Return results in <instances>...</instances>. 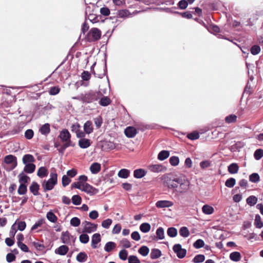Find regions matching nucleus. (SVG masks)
Here are the masks:
<instances>
[{"label":"nucleus","instance_id":"nucleus-45","mask_svg":"<svg viewBox=\"0 0 263 263\" xmlns=\"http://www.w3.org/2000/svg\"><path fill=\"white\" fill-rule=\"evenodd\" d=\"M46 217L49 221L52 222H56L58 219L57 217L51 211H50L48 212H47Z\"/></svg>","mask_w":263,"mask_h":263},{"label":"nucleus","instance_id":"nucleus-22","mask_svg":"<svg viewBox=\"0 0 263 263\" xmlns=\"http://www.w3.org/2000/svg\"><path fill=\"white\" fill-rule=\"evenodd\" d=\"M84 131L87 134H90L93 132V128L91 121H87L84 124Z\"/></svg>","mask_w":263,"mask_h":263},{"label":"nucleus","instance_id":"nucleus-6","mask_svg":"<svg viewBox=\"0 0 263 263\" xmlns=\"http://www.w3.org/2000/svg\"><path fill=\"white\" fill-rule=\"evenodd\" d=\"M99 145L101 147L102 151H108L116 148V144L110 141L101 140L99 142Z\"/></svg>","mask_w":263,"mask_h":263},{"label":"nucleus","instance_id":"nucleus-5","mask_svg":"<svg viewBox=\"0 0 263 263\" xmlns=\"http://www.w3.org/2000/svg\"><path fill=\"white\" fill-rule=\"evenodd\" d=\"M180 178L179 177L173 178V179L169 178L165 181L166 186L170 189H173V193L175 189H177L178 187L179 181H180Z\"/></svg>","mask_w":263,"mask_h":263},{"label":"nucleus","instance_id":"nucleus-19","mask_svg":"<svg viewBox=\"0 0 263 263\" xmlns=\"http://www.w3.org/2000/svg\"><path fill=\"white\" fill-rule=\"evenodd\" d=\"M147 173V171L143 168H138L134 171L133 175L136 179H141L144 177Z\"/></svg>","mask_w":263,"mask_h":263},{"label":"nucleus","instance_id":"nucleus-11","mask_svg":"<svg viewBox=\"0 0 263 263\" xmlns=\"http://www.w3.org/2000/svg\"><path fill=\"white\" fill-rule=\"evenodd\" d=\"M149 170L154 173L164 172L166 170V167L162 164H152L148 166Z\"/></svg>","mask_w":263,"mask_h":263},{"label":"nucleus","instance_id":"nucleus-62","mask_svg":"<svg viewBox=\"0 0 263 263\" xmlns=\"http://www.w3.org/2000/svg\"><path fill=\"white\" fill-rule=\"evenodd\" d=\"M112 220L111 219L108 218L102 222V226L103 228L108 229H109L110 226L111 224Z\"/></svg>","mask_w":263,"mask_h":263},{"label":"nucleus","instance_id":"nucleus-58","mask_svg":"<svg viewBox=\"0 0 263 263\" xmlns=\"http://www.w3.org/2000/svg\"><path fill=\"white\" fill-rule=\"evenodd\" d=\"M71 179L66 175L63 176L62 178V183L63 187L68 185L71 182Z\"/></svg>","mask_w":263,"mask_h":263},{"label":"nucleus","instance_id":"nucleus-53","mask_svg":"<svg viewBox=\"0 0 263 263\" xmlns=\"http://www.w3.org/2000/svg\"><path fill=\"white\" fill-rule=\"evenodd\" d=\"M260 51V47L258 45H254L251 47L250 52L253 55H256Z\"/></svg>","mask_w":263,"mask_h":263},{"label":"nucleus","instance_id":"nucleus-46","mask_svg":"<svg viewBox=\"0 0 263 263\" xmlns=\"http://www.w3.org/2000/svg\"><path fill=\"white\" fill-rule=\"evenodd\" d=\"M149 252V248L145 246H143L141 247L138 250V252L143 256H146V255H147Z\"/></svg>","mask_w":263,"mask_h":263},{"label":"nucleus","instance_id":"nucleus-2","mask_svg":"<svg viewBox=\"0 0 263 263\" xmlns=\"http://www.w3.org/2000/svg\"><path fill=\"white\" fill-rule=\"evenodd\" d=\"M20 185L17 190V193L20 195H25L27 192V184L30 180V178L23 172H21L18 175Z\"/></svg>","mask_w":263,"mask_h":263},{"label":"nucleus","instance_id":"nucleus-12","mask_svg":"<svg viewBox=\"0 0 263 263\" xmlns=\"http://www.w3.org/2000/svg\"><path fill=\"white\" fill-rule=\"evenodd\" d=\"M82 226L83 227L82 230H96L98 224L87 221L82 222Z\"/></svg>","mask_w":263,"mask_h":263},{"label":"nucleus","instance_id":"nucleus-61","mask_svg":"<svg viewBox=\"0 0 263 263\" xmlns=\"http://www.w3.org/2000/svg\"><path fill=\"white\" fill-rule=\"evenodd\" d=\"M89 236L86 233H83L80 236V241L81 243H86L89 241Z\"/></svg>","mask_w":263,"mask_h":263},{"label":"nucleus","instance_id":"nucleus-54","mask_svg":"<svg viewBox=\"0 0 263 263\" xmlns=\"http://www.w3.org/2000/svg\"><path fill=\"white\" fill-rule=\"evenodd\" d=\"M237 116L235 115L231 114L225 118V121L228 123H233L236 121Z\"/></svg>","mask_w":263,"mask_h":263},{"label":"nucleus","instance_id":"nucleus-9","mask_svg":"<svg viewBox=\"0 0 263 263\" xmlns=\"http://www.w3.org/2000/svg\"><path fill=\"white\" fill-rule=\"evenodd\" d=\"M26 227V224L24 221L17 219L12 225L11 230H24Z\"/></svg>","mask_w":263,"mask_h":263},{"label":"nucleus","instance_id":"nucleus-17","mask_svg":"<svg viewBox=\"0 0 263 263\" xmlns=\"http://www.w3.org/2000/svg\"><path fill=\"white\" fill-rule=\"evenodd\" d=\"M53 185H55L58 183V174L56 172V170L54 168L51 169L50 174V178L47 180Z\"/></svg>","mask_w":263,"mask_h":263},{"label":"nucleus","instance_id":"nucleus-44","mask_svg":"<svg viewBox=\"0 0 263 263\" xmlns=\"http://www.w3.org/2000/svg\"><path fill=\"white\" fill-rule=\"evenodd\" d=\"M187 138L191 140H195L199 139L200 136L199 133L195 130L187 135Z\"/></svg>","mask_w":263,"mask_h":263},{"label":"nucleus","instance_id":"nucleus-8","mask_svg":"<svg viewBox=\"0 0 263 263\" xmlns=\"http://www.w3.org/2000/svg\"><path fill=\"white\" fill-rule=\"evenodd\" d=\"M173 250L179 258H183L186 255V250L185 249L182 248L180 244L178 243L175 245L173 246Z\"/></svg>","mask_w":263,"mask_h":263},{"label":"nucleus","instance_id":"nucleus-50","mask_svg":"<svg viewBox=\"0 0 263 263\" xmlns=\"http://www.w3.org/2000/svg\"><path fill=\"white\" fill-rule=\"evenodd\" d=\"M254 157L257 160H260L263 157V149L258 148L254 153Z\"/></svg>","mask_w":263,"mask_h":263},{"label":"nucleus","instance_id":"nucleus-59","mask_svg":"<svg viewBox=\"0 0 263 263\" xmlns=\"http://www.w3.org/2000/svg\"><path fill=\"white\" fill-rule=\"evenodd\" d=\"M127 255L128 252L125 249L121 250L119 253V258L123 260H125L127 259Z\"/></svg>","mask_w":263,"mask_h":263},{"label":"nucleus","instance_id":"nucleus-20","mask_svg":"<svg viewBox=\"0 0 263 263\" xmlns=\"http://www.w3.org/2000/svg\"><path fill=\"white\" fill-rule=\"evenodd\" d=\"M78 145L81 148H87L91 145L90 140L86 138L81 139L78 141Z\"/></svg>","mask_w":263,"mask_h":263},{"label":"nucleus","instance_id":"nucleus-43","mask_svg":"<svg viewBox=\"0 0 263 263\" xmlns=\"http://www.w3.org/2000/svg\"><path fill=\"white\" fill-rule=\"evenodd\" d=\"M241 258L240 253L238 252H233L230 255V258L234 261H238Z\"/></svg>","mask_w":263,"mask_h":263},{"label":"nucleus","instance_id":"nucleus-29","mask_svg":"<svg viewBox=\"0 0 263 263\" xmlns=\"http://www.w3.org/2000/svg\"><path fill=\"white\" fill-rule=\"evenodd\" d=\"M40 132L43 135H47L50 132V124L45 123L39 129Z\"/></svg>","mask_w":263,"mask_h":263},{"label":"nucleus","instance_id":"nucleus-31","mask_svg":"<svg viewBox=\"0 0 263 263\" xmlns=\"http://www.w3.org/2000/svg\"><path fill=\"white\" fill-rule=\"evenodd\" d=\"M170 156V152L166 150L160 151L158 155V159L160 161H163L167 159Z\"/></svg>","mask_w":263,"mask_h":263},{"label":"nucleus","instance_id":"nucleus-4","mask_svg":"<svg viewBox=\"0 0 263 263\" xmlns=\"http://www.w3.org/2000/svg\"><path fill=\"white\" fill-rule=\"evenodd\" d=\"M101 36V30L97 28H92L85 36V40L88 42H93L100 40Z\"/></svg>","mask_w":263,"mask_h":263},{"label":"nucleus","instance_id":"nucleus-10","mask_svg":"<svg viewBox=\"0 0 263 263\" xmlns=\"http://www.w3.org/2000/svg\"><path fill=\"white\" fill-rule=\"evenodd\" d=\"M4 161L6 164H12L11 170L14 169L17 166V158L12 155H8L5 156Z\"/></svg>","mask_w":263,"mask_h":263},{"label":"nucleus","instance_id":"nucleus-60","mask_svg":"<svg viewBox=\"0 0 263 263\" xmlns=\"http://www.w3.org/2000/svg\"><path fill=\"white\" fill-rule=\"evenodd\" d=\"M34 136V132L31 129H28L25 132V137L28 140L31 139Z\"/></svg>","mask_w":263,"mask_h":263},{"label":"nucleus","instance_id":"nucleus-47","mask_svg":"<svg viewBox=\"0 0 263 263\" xmlns=\"http://www.w3.org/2000/svg\"><path fill=\"white\" fill-rule=\"evenodd\" d=\"M236 184V179L234 178L231 177L228 179L225 182L226 186L232 188Z\"/></svg>","mask_w":263,"mask_h":263},{"label":"nucleus","instance_id":"nucleus-35","mask_svg":"<svg viewBox=\"0 0 263 263\" xmlns=\"http://www.w3.org/2000/svg\"><path fill=\"white\" fill-rule=\"evenodd\" d=\"M244 146L243 143L240 141L237 142L230 147V150L232 152L239 151L240 149Z\"/></svg>","mask_w":263,"mask_h":263},{"label":"nucleus","instance_id":"nucleus-33","mask_svg":"<svg viewBox=\"0 0 263 263\" xmlns=\"http://www.w3.org/2000/svg\"><path fill=\"white\" fill-rule=\"evenodd\" d=\"M239 166L237 163H233L228 166V170L231 174H236L238 172Z\"/></svg>","mask_w":263,"mask_h":263},{"label":"nucleus","instance_id":"nucleus-39","mask_svg":"<svg viewBox=\"0 0 263 263\" xmlns=\"http://www.w3.org/2000/svg\"><path fill=\"white\" fill-rule=\"evenodd\" d=\"M116 247V243L112 241H109L105 244L104 247V250L107 252H109L114 249H115Z\"/></svg>","mask_w":263,"mask_h":263},{"label":"nucleus","instance_id":"nucleus-32","mask_svg":"<svg viewBox=\"0 0 263 263\" xmlns=\"http://www.w3.org/2000/svg\"><path fill=\"white\" fill-rule=\"evenodd\" d=\"M150 255L152 259H155L159 258L162 255V253L158 249H153L151 250Z\"/></svg>","mask_w":263,"mask_h":263},{"label":"nucleus","instance_id":"nucleus-40","mask_svg":"<svg viewBox=\"0 0 263 263\" xmlns=\"http://www.w3.org/2000/svg\"><path fill=\"white\" fill-rule=\"evenodd\" d=\"M87 259V254L84 252H81L79 253L76 257V259L78 261L80 262H85Z\"/></svg>","mask_w":263,"mask_h":263},{"label":"nucleus","instance_id":"nucleus-56","mask_svg":"<svg viewBox=\"0 0 263 263\" xmlns=\"http://www.w3.org/2000/svg\"><path fill=\"white\" fill-rule=\"evenodd\" d=\"M177 6L180 9L184 10L188 6V2L186 0H180L178 3Z\"/></svg>","mask_w":263,"mask_h":263},{"label":"nucleus","instance_id":"nucleus-18","mask_svg":"<svg viewBox=\"0 0 263 263\" xmlns=\"http://www.w3.org/2000/svg\"><path fill=\"white\" fill-rule=\"evenodd\" d=\"M40 190V185L35 181H33L29 186L30 192L34 196L40 195L39 191Z\"/></svg>","mask_w":263,"mask_h":263},{"label":"nucleus","instance_id":"nucleus-25","mask_svg":"<svg viewBox=\"0 0 263 263\" xmlns=\"http://www.w3.org/2000/svg\"><path fill=\"white\" fill-rule=\"evenodd\" d=\"M48 174V170L45 166H41L39 168L37 172V175L41 178L47 177Z\"/></svg>","mask_w":263,"mask_h":263},{"label":"nucleus","instance_id":"nucleus-7","mask_svg":"<svg viewBox=\"0 0 263 263\" xmlns=\"http://www.w3.org/2000/svg\"><path fill=\"white\" fill-rule=\"evenodd\" d=\"M81 191L86 193L90 196L97 194L99 192V190L91 185L89 183H85L82 184Z\"/></svg>","mask_w":263,"mask_h":263},{"label":"nucleus","instance_id":"nucleus-41","mask_svg":"<svg viewBox=\"0 0 263 263\" xmlns=\"http://www.w3.org/2000/svg\"><path fill=\"white\" fill-rule=\"evenodd\" d=\"M254 225L257 229H260L263 227V222L261 221V217L258 214L255 215Z\"/></svg>","mask_w":263,"mask_h":263},{"label":"nucleus","instance_id":"nucleus-26","mask_svg":"<svg viewBox=\"0 0 263 263\" xmlns=\"http://www.w3.org/2000/svg\"><path fill=\"white\" fill-rule=\"evenodd\" d=\"M42 186L44 192H46L52 190L54 188V185L47 180H45L42 182Z\"/></svg>","mask_w":263,"mask_h":263},{"label":"nucleus","instance_id":"nucleus-16","mask_svg":"<svg viewBox=\"0 0 263 263\" xmlns=\"http://www.w3.org/2000/svg\"><path fill=\"white\" fill-rule=\"evenodd\" d=\"M53 185H55L58 183V174L56 172V170L54 168L51 169L50 174V178L47 180Z\"/></svg>","mask_w":263,"mask_h":263},{"label":"nucleus","instance_id":"nucleus-34","mask_svg":"<svg viewBox=\"0 0 263 263\" xmlns=\"http://www.w3.org/2000/svg\"><path fill=\"white\" fill-rule=\"evenodd\" d=\"M61 240L63 243L68 244L70 242V236L68 231L63 232Z\"/></svg>","mask_w":263,"mask_h":263},{"label":"nucleus","instance_id":"nucleus-15","mask_svg":"<svg viewBox=\"0 0 263 263\" xmlns=\"http://www.w3.org/2000/svg\"><path fill=\"white\" fill-rule=\"evenodd\" d=\"M173 204V202L169 200H159L156 203V206L158 208H169Z\"/></svg>","mask_w":263,"mask_h":263},{"label":"nucleus","instance_id":"nucleus-37","mask_svg":"<svg viewBox=\"0 0 263 263\" xmlns=\"http://www.w3.org/2000/svg\"><path fill=\"white\" fill-rule=\"evenodd\" d=\"M202 212L206 215L212 214L214 212V208L209 205L205 204L202 208Z\"/></svg>","mask_w":263,"mask_h":263},{"label":"nucleus","instance_id":"nucleus-13","mask_svg":"<svg viewBox=\"0 0 263 263\" xmlns=\"http://www.w3.org/2000/svg\"><path fill=\"white\" fill-rule=\"evenodd\" d=\"M124 134L128 138H134L137 134V129L133 126H128L125 129Z\"/></svg>","mask_w":263,"mask_h":263},{"label":"nucleus","instance_id":"nucleus-3","mask_svg":"<svg viewBox=\"0 0 263 263\" xmlns=\"http://www.w3.org/2000/svg\"><path fill=\"white\" fill-rule=\"evenodd\" d=\"M179 183V187L174 191V193L175 194V197L179 198V196L180 194H184L187 192L189 190L190 185V182L188 180L182 179L180 178Z\"/></svg>","mask_w":263,"mask_h":263},{"label":"nucleus","instance_id":"nucleus-63","mask_svg":"<svg viewBox=\"0 0 263 263\" xmlns=\"http://www.w3.org/2000/svg\"><path fill=\"white\" fill-rule=\"evenodd\" d=\"M60 88L58 86H53L50 88L49 93L50 95H56L59 93Z\"/></svg>","mask_w":263,"mask_h":263},{"label":"nucleus","instance_id":"nucleus-28","mask_svg":"<svg viewBox=\"0 0 263 263\" xmlns=\"http://www.w3.org/2000/svg\"><path fill=\"white\" fill-rule=\"evenodd\" d=\"M69 248L67 246L62 245L55 250V253L60 255H65L67 254Z\"/></svg>","mask_w":263,"mask_h":263},{"label":"nucleus","instance_id":"nucleus-36","mask_svg":"<svg viewBox=\"0 0 263 263\" xmlns=\"http://www.w3.org/2000/svg\"><path fill=\"white\" fill-rule=\"evenodd\" d=\"M257 200L258 199L256 196L251 195L247 198L246 202L248 205L252 206L256 204Z\"/></svg>","mask_w":263,"mask_h":263},{"label":"nucleus","instance_id":"nucleus-38","mask_svg":"<svg viewBox=\"0 0 263 263\" xmlns=\"http://www.w3.org/2000/svg\"><path fill=\"white\" fill-rule=\"evenodd\" d=\"M249 181L252 183H256L260 181V176L257 173H253L249 176Z\"/></svg>","mask_w":263,"mask_h":263},{"label":"nucleus","instance_id":"nucleus-14","mask_svg":"<svg viewBox=\"0 0 263 263\" xmlns=\"http://www.w3.org/2000/svg\"><path fill=\"white\" fill-rule=\"evenodd\" d=\"M58 137L63 142H65L67 140L71 139V136L68 129H63L60 132Z\"/></svg>","mask_w":263,"mask_h":263},{"label":"nucleus","instance_id":"nucleus-27","mask_svg":"<svg viewBox=\"0 0 263 263\" xmlns=\"http://www.w3.org/2000/svg\"><path fill=\"white\" fill-rule=\"evenodd\" d=\"M35 168L36 166L33 163L30 164H27L25 165L23 172L24 173L25 172L28 174H31L34 172Z\"/></svg>","mask_w":263,"mask_h":263},{"label":"nucleus","instance_id":"nucleus-52","mask_svg":"<svg viewBox=\"0 0 263 263\" xmlns=\"http://www.w3.org/2000/svg\"><path fill=\"white\" fill-rule=\"evenodd\" d=\"M205 259V256L202 254H198L196 255L193 259L194 263H200L203 262Z\"/></svg>","mask_w":263,"mask_h":263},{"label":"nucleus","instance_id":"nucleus-55","mask_svg":"<svg viewBox=\"0 0 263 263\" xmlns=\"http://www.w3.org/2000/svg\"><path fill=\"white\" fill-rule=\"evenodd\" d=\"M70 223L71 226L77 227L80 224L81 221L78 217H74L71 219Z\"/></svg>","mask_w":263,"mask_h":263},{"label":"nucleus","instance_id":"nucleus-57","mask_svg":"<svg viewBox=\"0 0 263 263\" xmlns=\"http://www.w3.org/2000/svg\"><path fill=\"white\" fill-rule=\"evenodd\" d=\"M204 246V242L201 239H197L193 244V246L196 249H200Z\"/></svg>","mask_w":263,"mask_h":263},{"label":"nucleus","instance_id":"nucleus-42","mask_svg":"<svg viewBox=\"0 0 263 263\" xmlns=\"http://www.w3.org/2000/svg\"><path fill=\"white\" fill-rule=\"evenodd\" d=\"M111 103V100L108 97H103L99 101V104L102 106H107Z\"/></svg>","mask_w":263,"mask_h":263},{"label":"nucleus","instance_id":"nucleus-49","mask_svg":"<svg viewBox=\"0 0 263 263\" xmlns=\"http://www.w3.org/2000/svg\"><path fill=\"white\" fill-rule=\"evenodd\" d=\"M169 161L172 166H176L179 163V158L178 156H173L170 158Z\"/></svg>","mask_w":263,"mask_h":263},{"label":"nucleus","instance_id":"nucleus-24","mask_svg":"<svg viewBox=\"0 0 263 263\" xmlns=\"http://www.w3.org/2000/svg\"><path fill=\"white\" fill-rule=\"evenodd\" d=\"M101 164L98 162H94L90 166V171L93 174H98L101 170Z\"/></svg>","mask_w":263,"mask_h":263},{"label":"nucleus","instance_id":"nucleus-30","mask_svg":"<svg viewBox=\"0 0 263 263\" xmlns=\"http://www.w3.org/2000/svg\"><path fill=\"white\" fill-rule=\"evenodd\" d=\"M130 175V171L126 168L121 169L118 173V176L121 178L126 179Z\"/></svg>","mask_w":263,"mask_h":263},{"label":"nucleus","instance_id":"nucleus-48","mask_svg":"<svg viewBox=\"0 0 263 263\" xmlns=\"http://www.w3.org/2000/svg\"><path fill=\"white\" fill-rule=\"evenodd\" d=\"M72 203L76 205H80L82 202V198L79 195H74L71 198Z\"/></svg>","mask_w":263,"mask_h":263},{"label":"nucleus","instance_id":"nucleus-64","mask_svg":"<svg viewBox=\"0 0 263 263\" xmlns=\"http://www.w3.org/2000/svg\"><path fill=\"white\" fill-rule=\"evenodd\" d=\"M128 263H140V261L136 256L130 255L128 257Z\"/></svg>","mask_w":263,"mask_h":263},{"label":"nucleus","instance_id":"nucleus-23","mask_svg":"<svg viewBox=\"0 0 263 263\" xmlns=\"http://www.w3.org/2000/svg\"><path fill=\"white\" fill-rule=\"evenodd\" d=\"M24 164H30L35 162V160L33 155L31 154L25 155L22 159Z\"/></svg>","mask_w":263,"mask_h":263},{"label":"nucleus","instance_id":"nucleus-51","mask_svg":"<svg viewBox=\"0 0 263 263\" xmlns=\"http://www.w3.org/2000/svg\"><path fill=\"white\" fill-rule=\"evenodd\" d=\"M95 124L97 129L101 127L103 123V119L101 116H99L96 118H93Z\"/></svg>","mask_w":263,"mask_h":263},{"label":"nucleus","instance_id":"nucleus-1","mask_svg":"<svg viewBox=\"0 0 263 263\" xmlns=\"http://www.w3.org/2000/svg\"><path fill=\"white\" fill-rule=\"evenodd\" d=\"M99 94H101L100 91L90 90L85 94L81 93L80 96L73 97V99L78 100L83 103H90L99 99Z\"/></svg>","mask_w":263,"mask_h":263},{"label":"nucleus","instance_id":"nucleus-21","mask_svg":"<svg viewBox=\"0 0 263 263\" xmlns=\"http://www.w3.org/2000/svg\"><path fill=\"white\" fill-rule=\"evenodd\" d=\"M101 241V236L100 234L96 233L92 235L91 239V247L93 249L97 248V244Z\"/></svg>","mask_w":263,"mask_h":263}]
</instances>
